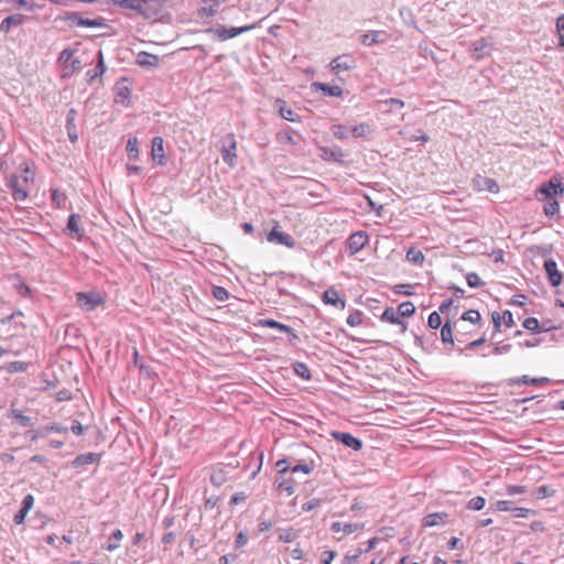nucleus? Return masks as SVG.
Masks as SVG:
<instances>
[{
	"instance_id": "f257e3e1",
	"label": "nucleus",
	"mask_w": 564,
	"mask_h": 564,
	"mask_svg": "<svg viewBox=\"0 0 564 564\" xmlns=\"http://www.w3.org/2000/svg\"><path fill=\"white\" fill-rule=\"evenodd\" d=\"M254 24L245 25L240 28H226L225 25H216L207 29L205 32L224 42L229 39L236 37L242 33L251 31L252 29H254Z\"/></svg>"
},
{
	"instance_id": "0e129e2a",
	"label": "nucleus",
	"mask_w": 564,
	"mask_h": 564,
	"mask_svg": "<svg viewBox=\"0 0 564 564\" xmlns=\"http://www.w3.org/2000/svg\"><path fill=\"white\" fill-rule=\"evenodd\" d=\"M55 399L58 402L68 401L72 399V393L67 389H63L55 394Z\"/></svg>"
},
{
	"instance_id": "a18cd8bd",
	"label": "nucleus",
	"mask_w": 564,
	"mask_h": 564,
	"mask_svg": "<svg viewBox=\"0 0 564 564\" xmlns=\"http://www.w3.org/2000/svg\"><path fill=\"white\" fill-rule=\"evenodd\" d=\"M466 281H467V284L475 289V288H479L484 284V282L480 280L479 275L475 272H470L466 275Z\"/></svg>"
},
{
	"instance_id": "7ed1b4c3",
	"label": "nucleus",
	"mask_w": 564,
	"mask_h": 564,
	"mask_svg": "<svg viewBox=\"0 0 564 564\" xmlns=\"http://www.w3.org/2000/svg\"><path fill=\"white\" fill-rule=\"evenodd\" d=\"M76 302L82 310L90 312L104 303V297L98 292H78Z\"/></svg>"
},
{
	"instance_id": "4c0bfd02",
	"label": "nucleus",
	"mask_w": 564,
	"mask_h": 564,
	"mask_svg": "<svg viewBox=\"0 0 564 564\" xmlns=\"http://www.w3.org/2000/svg\"><path fill=\"white\" fill-rule=\"evenodd\" d=\"M364 313L361 311H355L347 317V324L351 327L359 326L362 323Z\"/></svg>"
},
{
	"instance_id": "cd10ccee",
	"label": "nucleus",
	"mask_w": 564,
	"mask_h": 564,
	"mask_svg": "<svg viewBox=\"0 0 564 564\" xmlns=\"http://www.w3.org/2000/svg\"><path fill=\"white\" fill-rule=\"evenodd\" d=\"M405 257L410 263L415 264V265H422L425 260L423 252L415 247H411L408 250Z\"/></svg>"
},
{
	"instance_id": "5fc2aeb1",
	"label": "nucleus",
	"mask_w": 564,
	"mask_h": 564,
	"mask_svg": "<svg viewBox=\"0 0 564 564\" xmlns=\"http://www.w3.org/2000/svg\"><path fill=\"white\" fill-rule=\"evenodd\" d=\"M355 137H364L369 132V127L366 123H360L351 128Z\"/></svg>"
},
{
	"instance_id": "49530a36",
	"label": "nucleus",
	"mask_w": 564,
	"mask_h": 564,
	"mask_svg": "<svg viewBox=\"0 0 564 564\" xmlns=\"http://www.w3.org/2000/svg\"><path fill=\"white\" fill-rule=\"evenodd\" d=\"M480 318H481L480 314L476 310H469L462 315L463 321H467L473 324L478 323L480 321Z\"/></svg>"
},
{
	"instance_id": "13d9d810",
	"label": "nucleus",
	"mask_w": 564,
	"mask_h": 564,
	"mask_svg": "<svg viewBox=\"0 0 564 564\" xmlns=\"http://www.w3.org/2000/svg\"><path fill=\"white\" fill-rule=\"evenodd\" d=\"M362 551L360 549L357 550L356 554L349 555L346 554L343 558V564H356Z\"/></svg>"
},
{
	"instance_id": "c85d7f7f",
	"label": "nucleus",
	"mask_w": 564,
	"mask_h": 564,
	"mask_svg": "<svg viewBox=\"0 0 564 564\" xmlns=\"http://www.w3.org/2000/svg\"><path fill=\"white\" fill-rule=\"evenodd\" d=\"M275 484L279 489L285 491L289 496L293 495L295 491L294 482L290 479H283L282 475L275 479Z\"/></svg>"
},
{
	"instance_id": "69168bd1",
	"label": "nucleus",
	"mask_w": 564,
	"mask_h": 564,
	"mask_svg": "<svg viewBox=\"0 0 564 564\" xmlns=\"http://www.w3.org/2000/svg\"><path fill=\"white\" fill-rule=\"evenodd\" d=\"M248 542V535L243 532H239L236 536L235 546L236 549H240L246 545Z\"/></svg>"
},
{
	"instance_id": "c03bdc74",
	"label": "nucleus",
	"mask_w": 564,
	"mask_h": 564,
	"mask_svg": "<svg viewBox=\"0 0 564 564\" xmlns=\"http://www.w3.org/2000/svg\"><path fill=\"white\" fill-rule=\"evenodd\" d=\"M556 31L560 39V46L564 48V14L556 19Z\"/></svg>"
},
{
	"instance_id": "b1692460",
	"label": "nucleus",
	"mask_w": 564,
	"mask_h": 564,
	"mask_svg": "<svg viewBox=\"0 0 564 564\" xmlns=\"http://www.w3.org/2000/svg\"><path fill=\"white\" fill-rule=\"evenodd\" d=\"M448 514L445 512H435L430 513L423 518V525L424 527H435L440 525L445 522Z\"/></svg>"
},
{
	"instance_id": "4d7b16f0",
	"label": "nucleus",
	"mask_w": 564,
	"mask_h": 564,
	"mask_svg": "<svg viewBox=\"0 0 564 564\" xmlns=\"http://www.w3.org/2000/svg\"><path fill=\"white\" fill-rule=\"evenodd\" d=\"M516 513L514 517L517 518H528L531 514H534L535 511L528 508H514L512 509Z\"/></svg>"
},
{
	"instance_id": "6e6d98bb",
	"label": "nucleus",
	"mask_w": 564,
	"mask_h": 564,
	"mask_svg": "<svg viewBox=\"0 0 564 564\" xmlns=\"http://www.w3.org/2000/svg\"><path fill=\"white\" fill-rule=\"evenodd\" d=\"M321 503H322V500H321V499H318V498H313V499H311V500L306 501L305 503H303L302 509H303V511L308 512V511H312V510H314L315 508L319 507V506H321Z\"/></svg>"
},
{
	"instance_id": "f8f14e48",
	"label": "nucleus",
	"mask_w": 564,
	"mask_h": 564,
	"mask_svg": "<svg viewBox=\"0 0 564 564\" xmlns=\"http://www.w3.org/2000/svg\"><path fill=\"white\" fill-rule=\"evenodd\" d=\"M381 321L388 322V323H391V324L400 325L401 326V330L403 333L406 330V326H408L406 323L401 319L398 310H395L393 307H387L383 311V313L381 315Z\"/></svg>"
},
{
	"instance_id": "338daca9",
	"label": "nucleus",
	"mask_w": 564,
	"mask_h": 564,
	"mask_svg": "<svg viewBox=\"0 0 564 564\" xmlns=\"http://www.w3.org/2000/svg\"><path fill=\"white\" fill-rule=\"evenodd\" d=\"M502 321L507 327H512L514 325L513 316L510 311H505L502 314Z\"/></svg>"
},
{
	"instance_id": "79ce46f5",
	"label": "nucleus",
	"mask_w": 564,
	"mask_h": 564,
	"mask_svg": "<svg viewBox=\"0 0 564 564\" xmlns=\"http://www.w3.org/2000/svg\"><path fill=\"white\" fill-rule=\"evenodd\" d=\"M554 494H555V490L549 486H541V487L536 488L533 492V495L539 499L552 497V496H554Z\"/></svg>"
},
{
	"instance_id": "a19ab883",
	"label": "nucleus",
	"mask_w": 564,
	"mask_h": 564,
	"mask_svg": "<svg viewBox=\"0 0 564 564\" xmlns=\"http://www.w3.org/2000/svg\"><path fill=\"white\" fill-rule=\"evenodd\" d=\"M485 503H486L485 498L478 496V497L471 498L468 501L467 508L470 509V510L479 511V510H481L485 507Z\"/></svg>"
},
{
	"instance_id": "58836bf2",
	"label": "nucleus",
	"mask_w": 564,
	"mask_h": 564,
	"mask_svg": "<svg viewBox=\"0 0 564 564\" xmlns=\"http://www.w3.org/2000/svg\"><path fill=\"white\" fill-rule=\"evenodd\" d=\"M330 130L334 137L339 140L346 139L348 137V129L344 124H334L332 126Z\"/></svg>"
},
{
	"instance_id": "37998d69",
	"label": "nucleus",
	"mask_w": 564,
	"mask_h": 564,
	"mask_svg": "<svg viewBox=\"0 0 564 564\" xmlns=\"http://www.w3.org/2000/svg\"><path fill=\"white\" fill-rule=\"evenodd\" d=\"M13 182H14V184H12V188H13L12 196H13V198L15 200H23V199H25L26 196H28V192L24 188L18 186V180H14Z\"/></svg>"
},
{
	"instance_id": "c756f323",
	"label": "nucleus",
	"mask_w": 564,
	"mask_h": 564,
	"mask_svg": "<svg viewBox=\"0 0 564 564\" xmlns=\"http://www.w3.org/2000/svg\"><path fill=\"white\" fill-rule=\"evenodd\" d=\"M138 64L140 66H156L159 64V57L143 52L138 56Z\"/></svg>"
},
{
	"instance_id": "423d86ee",
	"label": "nucleus",
	"mask_w": 564,
	"mask_h": 564,
	"mask_svg": "<svg viewBox=\"0 0 564 564\" xmlns=\"http://www.w3.org/2000/svg\"><path fill=\"white\" fill-rule=\"evenodd\" d=\"M544 270L547 274V280L553 286H558L563 281L562 273L557 270V264L553 259L544 261Z\"/></svg>"
},
{
	"instance_id": "f03ea898",
	"label": "nucleus",
	"mask_w": 564,
	"mask_h": 564,
	"mask_svg": "<svg viewBox=\"0 0 564 564\" xmlns=\"http://www.w3.org/2000/svg\"><path fill=\"white\" fill-rule=\"evenodd\" d=\"M221 148V156L225 163L229 166H235L237 159V141L234 133H228L224 135L220 140Z\"/></svg>"
},
{
	"instance_id": "ea45409f",
	"label": "nucleus",
	"mask_w": 564,
	"mask_h": 564,
	"mask_svg": "<svg viewBox=\"0 0 564 564\" xmlns=\"http://www.w3.org/2000/svg\"><path fill=\"white\" fill-rule=\"evenodd\" d=\"M11 416L14 417L22 426H29L31 424V417L24 415L20 410L12 409Z\"/></svg>"
},
{
	"instance_id": "6e6552de",
	"label": "nucleus",
	"mask_w": 564,
	"mask_h": 564,
	"mask_svg": "<svg viewBox=\"0 0 564 564\" xmlns=\"http://www.w3.org/2000/svg\"><path fill=\"white\" fill-rule=\"evenodd\" d=\"M34 505V498L31 494L26 495L22 501L20 510L14 514L13 522L15 524H22L25 520L28 512Z\"/></svg>"
},
{
	"instance_id": "6ab92c4d",
	"label": "nucleus",
	"mask_w": 564,
	"mask_h": 564,
	"mask_svg": "<svg viewBox=\"0 0 564 564\" xmlns=\"http://www.w3.org/2000/svg\"><path fill=\"white\" fill-rule=\"evenodd\" d=\"M360 528L357 523H346V522H334L332 523L330 530L335 533L343 532L344 534L348 535L354 532H356Z\"/></svg>"
},
{
	"instance_id": "bf43d9fd",
	"label": "nucleus",
	"mask_w": 564,
	"mask_h": 564,
	"mask_svg": "<svg viewBox=\"0 0 564 564\" xmlns=\"http://www.w3.org/2000/svg\"><path fill=\"white\" fill-rule=\"evenodd\" d=\"M275 465L279 468V474L280 475L285 474L286 471L291 470V468H292L290 466V463H289V460L286 458L278 460Z\"/></svg>"
},
{
	"instance_id": "864d4df0",
	"label": "nucleus",
	"mask_w": 564,
	"mask_h": 564,
	"mask_svg": "<svg viewBox=\"0 0 564 564\" xmlns=\"http://www.w3.org/2000/svg\"><path fill=\"white\" fill-rule=\"evenodd\" d=\"M560 205L556 200L549 202L544 205V214L552 217L558 212Z\"/></svg>"
},
{
	"instance_id": "8fccbe9b",
	"label": "nucleus",
	"mask_w": 564,
	"mask_h": 564,
	"mask_svg": "<svg viewBox=\"0 0 564 564\" xmlns=\"http://www.w3.org/2000/svg\"><path fill=\"white\" fill-rule=\"evenodd\" d=\"M427 324L431 328L437 329L442 325V318L438 312H432L429 316Z\"/></svg>"
},
{
	"instance_id": "20e7f679",
	"label": "nucleus",
	"mask_w": 564,
	"mask_h": 564,
	"mask_svg": "<svg viewBox=\"0 0 564 564\" xmlns=\"http://www.w3.org/2000/svg\"><path fill=\"white\" fill-rule=\"evenodd\" d=\"M368 242V235L365 231L351 234L347 239V248L351 254L360 251Z\"/></svg>"
},
{
	"instance_id": "603ef678",
	"label": "nucleus",
	"mask_w": 564,
	"mask_h": 564,
	"mask_svg": "<svg viewBox=\"0 0 564 564\" xmlns=\"http://www.w3.org/2000/svg\"><path fill=\"white\" fill-rule=\"evenodd\" d=\"M523 327L531 332H539L540 323L535 317H528L523 322Z\"/></svg>"
},
{
	"instance_id": "a211bd4d",
	"label": "nucleus",
	"mask_w": 564,
	"mask_h": 564,
	"mask_svg": "<svg viewBox=\"0 0 564 564\" xmlns=\"http://www.w3.org/2000/svg\"><path fill=\"white\" fill-rule=\"evenodd\" d=\"M383 35L384 34L381 31H370L361 35L360 42L364 45L371 46L373 44L382 43L384 41Z\"/></svg>"
},
{
	"instance_id": "f3484780",
	"label": "nucleus",
	"mask_w": 564,
	"mask_h": 564,
	"mask_svg": "<svg viewBox=\"0 0 564 564\" xmlns=\"http://www.w3.org/2000/svg\"><path fill=\"white\" fill-rule=\"evenodd\" d=\"M540 192L545 194V196L547 197H553L561 194L563 192V188L560 181L550 180L549 183L544 184L540 188Z\"/></svg>"
},
{
	"instance_id": "2eb2a0df",
	"label": "nucleus",
	"mask_w": 564,
	"mask_h": 564,
	"mask_svg": "<svg viewBox=\"0 0 564 564\" xmlns=\"http://www.w3.org/2000/svg\"><path fill=\"white\" fill-rule=\"evenodd\" d=\"M152 158L160 165H163L165 163L163 139L161 137H154L152 139Z\"/></svg>"
},
{
	"instance_id": "aec40b11",
	"label": "nucleus",
	"mask_w": 564,
	"mask_h": 564,
	"mask_svg": "<svg viewBox=\"0 0 564 564\" xmlns=\"http://www.w3.org/2000/svg\"><path fill=\"white\" fill-rule=\"evenodd\" d=\"M475 184L478 187V189H480V191L485 189L490 193H497L499 191V186H498L497 182L489 177L479 176L478 178L475 180Z\"/></svg>"
},
{
	"instance_id": "f704fd0d",
	"label": "nucleus",
	"mask_w": 564,
	"mask_h": 564,
	"mask_svg": "<svg viewBox=\"0 0 564 564\" xmlns=\"http://www.w3.org/2000/svg\"><path fill=\"white\" fill-rule=\"evenodd\" d=\"M332 70L338 73L340 70H348L351 68V66L343 61V57H336L330 62Z\"/></svg>"
},
{
	"instance_id": "2f4dec72",
	"label": "nucleus",
	"mask_w": 564,
	"mask_h": 564,
	"mask_svg": "<svg viewBox=\"0 0 564 564\" xmlns=\"http://www.w3.org/2000/svg\"><path fill=\"white\" fill-rule=\"evenodd\" d=\"M441 339L444 344L454 345L453 330L448 322L441 328Z\"/></svg>"
},
{
	"instance_id": "09e8293b",
	"label": "nucleus",
	"mask_w": 564,
	"mask_h": 564,
	"mask_svg": "<svg viewBox=\"0 0 564 564\" xmlns=\"http://www.w3.org/2000/svg\"><path fill=\"white\" fill-rule=\"evenodd\" d=\"M213 295L216 300L225 302L229 297L228 291L223 286H214Z\"/></svg>"
},
{
	"instance_id": "c9c22d12",
	"label": "nucleus",
	"mask_w": 564,
	"mask_h": 564,
	"mask_svg": "<svg viewBox=\"0 0 564 564\" xmlns=\"http://www.w3.org/2000/svg\"><path fill=\"white\" fill-rule=\"evenodd\" d=\"M102 25H104L102 18H97V19L83 18L82 21L78 22V26H84V28H100Z\"/></svg>"
},
{
	"instance_id": "4468645a",
	"label": "nucleus",
	"mask_w": 564,
	"mask_h": 564,
	"mask_svg": "<svg viewBox=\"0 0 564 564\" xmlns=\"http://www.w3.org/2000/svg\"><path fill=\"white\" fill-rule=\"evenodd\" d=\"M259 324L261 326L274 328V329H278L280 332H284V333L290 334L291 335L290 341H292L293 339H297V335L293 332V329L290 326H288L285 324H282V323L276 322V321L271 319V318L261 319L259 322Z\"/></svg>"
},
{
	"instance_id": "473e14b6",
	"label": "nucleus",
	"mask_w": 564,
	"mask_h": 564,
	"mask_svg": "<svg viewBox=\"0 0 564 564\" xmlns=\"http://www.w3.org/2000/svg\"><path fill=\"white\" fill-rule=\"evenodd\" d=\"M400 317H410L415 312V306L412 302H403L397 308Z\"/></svg>"
},
{
	"instance_id": "e2e57ef3",
	"label": "nucleus",
	"mask_w": 564,
	"mask_h": 564,
	"mask_svg": "<svg viewBox=\"0 0 564 564\" xmlns=\"http://www.w3.org/2000/svg\"><path fill=\"white\" fill-rule=\"evenodd\" d=\"M525 491H527V488L524 486H520V485L509 486L507 488V494L509 496L521 495V494H524Z\"/></svg>"
},
{
	"instance_id": "ddd939ff",
	"label": "nucleus",
	"mask_w": 564,
	"mask_h": 564,
	"mask_svg": "<svg viewBox=\"0 0 564 564\" xmlns=\"http://www.w3.org/2000/svg\"><path fill=\"white\" fill-rule=\"evenodd\" d=\"M275 109L279 111L283 119L292 122L300 121V116L294 112L293 109L290 108L284 100L278 99L275 101Z\"/></svg>"
},
{
	"instance_id": "72a5a7b5",
	"label": "nucleus",
	"mask_w": 564,
	"mask_h": 564,
	"mask_svg": "<svg viewBox=\"0 0 564 564\" xmlns=\"http://www.w3.org/2000/svg\"><path fill=\"white\" fill-rule=\"evenodd\" d=\"M4 369L10 373L23 372L26 370V364L23 361H11L4 366Z\"/></svg>"
},
{
	"instance_id": "dca6fc26",
	"label": "nucleus",
	"mask_w": 564,
	"mask_h": 564,
	"mask_svg": "<svg viewBox=\"0 0 564 564\" xmlns=\"http://www.w3.org/2000/svg\"><path fill=\"white\" fill-rule=\"evenodd\" d=\"M23 20L24 17L20 13L11 14L2 20L0 24V31L8 33L13 26L21 25Z\"/></svg>"
},
{
	"instance_id": "5701e85b",
	"label": "nucleus",
	"mask_w": 564,
	"mask_h": 564,
	"mask_svg": "<svg viewBox=\"0 0 564 564\" xmlns=\"http://www.w3.org/2000/svg\"><path fill=\"white\" fill-rule=\"evenodd\" d=\"M123 539V533L120 529L115 530L108 539V543L104 545V549L108 552H113L119 549L120 543Z\"/></svg>"
},
{
	"instance_id": "774afa93",
	"label": "nucleus",
	"mask_w": 564,
	"mask_h": 564,
	"mask_svg": "<svg viewBox=\"0 0 564 564\" xmlns=\"http://www.w3.org/2000/svg\"><path fill=\"white\" fill-rule=\"evenodd\" d=\"M295 538L293 530H284L280 534V540L283 542H292Z\"/></svg>"
},
{
	"instance_id": "bb28decb",
	"label": "nucleus",
	"mask_w": 564,
	"mask_h": 564,
	"mask_svg": "<svg viewBox=\"0 0 564 564\" xmlns=\"http://www.w3.org/2000/svg\"><path fill=\"white\" fill-rule=\"evenodd\" d=\"M78 220L79 217L76 214H72L67 220V229L73 237L80 238L84 235V229L79 226Z\"/></svg>"
},
{
	"instance_id": "de8ad7c7",
	"label": "nucleus",
	"mask_w": 564,
	"mask_h": 564,
	"mask_svg": "<svg viewBox=\"0 0 564 564\" xmlns=\"http://www.w3.org/2000/svg\"><path fill=\"white\" fill-rule=\"evenodd\" d=\"M127 151L131 159L138 158V140L137 138H130L127 143Z\"/></svg>"
},
{
	"instance_id": "3c124183",
	"label": "nucleus",
	"mask_w": 564,
	"mask_h": 564,
	"mask_svg": "<svg viewBox=\"0 0 564 564\" xmlns=\"http://www.w3.org/2000/svg\"><path fill=\"white\" fill-rule=\"evenodd\" d=\"M313 470V467L312 465L307 464V463H301V464H296L295 466H293L291 468V473L292 474H296V473H303V474H311Z\"/></svg>"
},
{
	"instance_id": "9d476101",
	"label": "nucleus",
	"mask_w": 564,
	"mask_h": 564,
	"mask_svg": "<svg viewBox=\"0 0 564 564\" xmlns=\"http://www.w3.org/2000/svg\"><path fill=\"white\" fill-rule=\"evenodd\" d=\"M321 154L319 156L325 161H334V162H343L344 160V153L339 147H321L319 148Z\"/></svg>"
},
{
	"instance_id": "7c9ffc66",
	"label": "nucleus",
	"mask_w": 564,
	"mask_h": 564,
	"mask_svg": "<svg viewBox=\"0 0 564 564\" xmlns=\"http://www.w3.org/2000/svg\"><path fill=\"white\" fill-rule=\"evenodd\" d=\"M293 370H294V372H295L299 377H301V378H303V379H305V380L311 379V371H310V369H308V367H307V365H306V364H304V362H300V361L294 362V364H293Z\"/></svg>"
},
{
	"instance_id": "393cba45",
	"label": "nucleus",
	"mask_w": 564,
	"mask_h": 564,
	"mask_svg": "<svg viewBox=\"0 0 564 564\" xmlns=\"http://www.w3.org/2000/svg\"><path fill=\"white\" fill-rule=\"evenodd\" d=\"M314 86L326 96L340 97L343 95L341 87L337 85L332 86L328 84L315 83Z\"/></svg>"
},
{
	"instance_id": "412c9836",
	"label": "nucleus",
	"mask_w": 564,
	"mask_h": 564,
	"mask_svg": "<svg viewBox=\"0 0 564 564\" xmlns=\"http://www.w3.org/2000/svg\"><path fill=\"white\" fill-rule=\"evenodd\" d=\"M100 458L99 454L96 453H86L78 455L72 463L73 467H79L84 465H90L97 463Z\"/></svg>"
},
{
	"instance_id": "e433bc0d",
	"label": "nucleus",
	"mask_w": 564,
	"mask_h": 564,
	"mask_svg": "<svg viewBox=\"0 0 564 564\" xmlns=\"http://www.w3.org/2000/svg\"><path fill=\"white\" fill-rule=\"evenodd\" d=\"M67 430H68L67 427L59 426L57 424H53L50 426L42 427L41 430H37V437L44 436V435L48 434L51 431L66 434Z\"/></svg>"
},
{
	"instance_id": "a878e982",
	"label": "nucleus",
	"mask_w": 564,
	"mask_h": 564,
	"mask_svg": "<svg viewBox=\"0 0 564 564\" xmlns=\"http://www.w3.org/2000/svg\"><path fill=\"white\" fill-rule=\"evenodd\" d=\"M106 72V66L104 63V54L101 51L98 52V61L95 69H90L87 72V77L89 82H93L97 77L101 76Z\"/></svg>"
},
{
	"instance_id": "4be33fe9",
	"label": "nucleus",
	"mask_w": 564,
	"mask_h": 564,
	"mask_svg": "<svg viewBox=\"0 0 564 564\" xmlns=\"http://www.w3.org/2000/svg\"><path fill=\"white\" fill-rule=\"evenodd\" d=\"M471 48H473V56L476 58V59H480L482 58L485 55L488 54V48H489V43L487 40L485 39H480L478 41H475L473 44H471Z\"/></svg>"
},
{
	"instance_id": "1a4fd4ad",
	"label": "nucleus",
	"mask_w": 564,
	"mask_h": 564,
	"mask_svg": "<svg viewBox=\"0 0 564 564\" xmlns=\"http://www.w3.org/2000/svg\"><path fill=\"white\" fill-rule=\"evenodd\" d=\"M76 118H77V111L74 108L69 109L67 112V116H66V129H67V134H68L69 141L72 143H75L78 140V132H77V127H76V122H75Z\"/></svg>"
},
{
	"instance_id": "680f3d73",
	"label": "nucleus",
	"mask_w": 564,
	"mask_h": 564,
	"mask_svg": "<svg viewBox=\"0 0 564 564\" xmlns=\"http://www.w3.org/2000/svg\"><path fill=\"white\" fill-rule=\"evenodd\" d=\"M83 17L78 12H69L66 14L65 20L73 25L78 26V22L82 21Z\"/></svg>"
},
{
	"instance_id": "9b49d317",
	"label": "nucleus",
	"mask_w": 564,
	"mask_h": 564,
	"mask_svg": "<svg viewBox=\"0 0 564 564\" xmlns=\"http://www.w3.org/2000/svg\"><path fill=\"white\" fill-rule=\"evenodd\" d=\"M323 302L333 305L337 308L344 310L346 306L345 300L339 297L338 292L334 288H329L323 293Z\"/></svg>"
},
{
	"instance_id": "0eeeda50",
	"label": "nucleus",
	"mask_w": 564,
	"mask_h": 564,
	"mask_svg": "<svg viewBox=\"0 0 564 564\" xmlns=\"http://www.w3.org/2000/svg\"><path fill=\"white\" fill-rule=\"evenodd\" d=\"M268 241L275 242L278 245H283L289 248H293L295 246V241L293 238L280 230H278V227H274L267 236Z\"/></svg>"
},
{
	"instance_id": "39448f33",
	"label": "nucleus",
	"mask_w": 564,
	"mask_h": 564,
	"mask_svg": "<svg viewBox=\"0 0 564 564\" xmlns=\"http://www.w3.org/2000/svg\"><path fill=\"white\" fill-rule=\"evenodd\" d=\"M332 436L334 440L343 443L345 446L354 451H359L362 447L361 440L355 437L350 433L335 431L332 432Z\"/></svg>"
},
{
	"instance_id": "052dcab7",
	"label": "nucleus",
	"mask_w": 564,
	"mask_h": 564,
	"mask_svg": "<svg viewBox=\"0 0 564 564\" xmlns=\"http://www.w3.org/2000/svg\"><path fill=\"white\" fill-rule=\"evenodd\" d=\"M336 552L332 550L324 551L321 555V561L323 564H330L335 558Z\"/></svg>"
}]
</instances>
